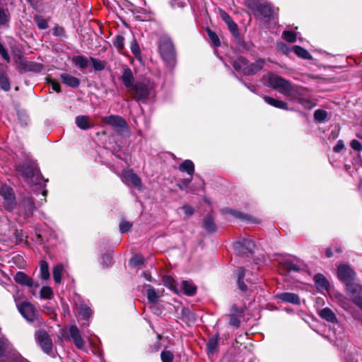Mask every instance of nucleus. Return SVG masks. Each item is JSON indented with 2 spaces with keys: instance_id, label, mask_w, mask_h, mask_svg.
Returning <instances> with one entry per match:
<instances>
[{
  "instance_id": "nucleus-1",
  "label": "nucleus",
  "mask_w": 362,
  "mask_h": 362,
  "mask_svg": "<svg viewBox=\"0 0 362 362\" xmlns=\"http://www.w3.org/2000/svg\"><path fill=\"white\" fill-rule=\"evenodd\" d=\"M16 170L29 185H41L43 177L35 161L27 160L16 165Z\"/></svg>"
},
{
  "instance_id": "nucleus-2",
  "label": "nucleus",
  "mask_w": 362,
  "mask_h": 362,
  "mask_svg": "<svg viewBox=\"0 0 362 362\" xmlns=\"http://www.w3.org/2000/svg\"><path fill=\"white\" fill-rule=\"evenodd\" d=\"M160 54L170 67H173L176 62V53L171 39L167 36L160 37L159 42Z\"/></svg>"
},
{
  "instance_id": "nucleus-3",
  "label": "nucleus",
  "mask_w": 362,
  "mask_h": 362,
  "mask_svg": "<svg viewBox=\"0 0 362 362\" xmlns=\"http://www.w3.org/2000/svg\"><path fill=\"white\" fill-rule=\"evenodd\" d=\"M288 97L298 101L305 108L311 109L315 106L310 99L309 90L306 88L293 85Z\"/></svg>"
},
{
  "instance_id": "nucleus-4",
  "label": "nucleus",
  "mask_w": 362,
  "mask_h": 362,
  "mask_svg": "<svg viewBox=\"0 0 362 362\" xmlns=\"http://www.w3.org/2000/svg\"><path fill=\"white\" fill-rule=\"evenodd\" d=\"M267 82L271 88L286 96H288L293 86L288 81L275 74L269 75Z\"/></svg>"
},
{
  "instance_id": "nucleus-5",
  "label": "nucleus",
  "mask_w": 362,
  "mask_h": 362,
  "mask_svg": "<svg viewBox=\"0 0 362 362\" xmlns=\"http://www.w3.org/2000/svg\"><path fill=\"white\" fill-rule=\"evenodd\" d=\"M129 93L136 100L146 99L151 93V88L144 83H136L132 88L129 90Z\"/></svg>"
},
{
  "instance_id": "nucleus-6",
  "label": "nucleus",
  "mask_w": 362,
  "mask_h": 362,
  "mask_svg": "<svg viewBox=\"0 0 362 362\" xmlns=\"http://www.w3.org/2000/svg\"><path fill=\"white\" fill-rule=\"evenodd\" d=\"M0 195L3 198V204L6 210L11 211L16 206L15 196L10 187L3 185L0 188Z\"/></svg>"
},
{
  "instance_id": "nucleus-7",
  "label": "nucleus",
  "mask_w": 362,
  "mask_h": 362,
  "mask_svg": "<svg viewBox=\"0 0 362 362\" xmlns=\"http://www.w3.org/2000/svg\"><path fill=\"white\" fill-rule=\"evenodd\" d=\"M13 299L19 313L22 316L28 321H33L35 318V308L33 305L28 301H24L20 303L18 302V297L17 295L13 296Z\"/></svg>"
},
{
  "instance_id": "nucleus-8",
  "label": "nucleus",
  "mask_w": 362,
  "mask_h": 362,
  "mask_svg": "<svg viewBox=\"0 0 362 362\" xmlns=\"http://www.w3.org/2000/svg\"><path fill=\"white\" fill-rule=\"evenodd\" d=\"M14 281L22 286H26L30 288V292L33 296L36 295L39 284L33 280L23 272H18L13 276Z\"/></svg>"
},
{
  "instance_id": "nucleus-9",
  "label": "nucleus",
  "mask_w": 362,
  "mask_h": 362,
  "mask_svg": "<svg viewBox=\"0 0 362 362\" xmlns=\"http://www.w3.org/2000/svg\"><path fill=\"white\" fill-rule=\"evenodd\" d=\"M346 291L352 302L359 308L362 307V286L356 284H348Z\"/></svg>"
},
{
  "instance_id": "nucleus-10",
  "label": "nucleus",
  "mask_w": 362,
  "mask_h": 362,
  "mask_svg": "<svg viewBox=\"0 0 362 362\" xmlns=\"http://www.w3.org/2000/svg\"><path fill=\"white\" fill-rule=\"evenodd\" d=\"M102 121L105 124L116 128L118 132H124L128 130L126 121L120 116L112 115L104 117L102 119Z\"/></svg>"
},
{
  "instance_id": "nucleus-11",
  "label": "nucleus",
  "mask_w": 362,
  "mask_h": 362,
  "mask_svg": "<svg viewBox=\"0 0 362 362\" xmlns=\"http://www.w3.org/2000/svg\"><path fill=\"white\" fill-rule=\"evenodd\" d=\"M255 245L247 238H242L234 243V249L239 255L252 254Z\"/></svg>"
},
{
  "instance_id": "nucleus-12",
  "label": "nucleus",
  "mask_w": 362,
  "mask_h": 362,
  "mask_svg": "<svg viewBox=\"0 0 362 362\" xmlns=\"http://www.w3.org/2000/svg\"><path fill=\"white\" fill-rule=\"evenodd\" d=\"M122 182L127 185H132L138 189H141L142 185L140 177L132 170H124L121 175Z\"/></svg>"
},
{
  "instance_id": "nucleus-13",
  "label": "nucleus",
  "mask_w": 362,
  "mask_h": 362,
  "mask_svg": "<svg viewBox=\"0 0 362 362\" xmlns=\"http://www.w3.org/2000/svg\"><path fill=\"white\" fill-rule=\"evenodd\" d=\"M254 14L257 17L263 19L265 22H268L272 18L273 10L270 4L267 2H262L255 10Z\"/></svg>"
},
{
  "instance_id": "nucleus-14",
  "label": "nucleus",
  "mask_w": 362,
  "mask_h": 362,
  "mask_svg": "<svg viewBox=\"0 0 362 362\" xmlns=\"http://www.w3.org/2000/svg\"><path fill=\"white\" fill-rule=\"evenodd\" d=\"M337 275L341 281L346 283V285L351 284V281H353L355 277L354 272L349 266L345 264L339 266Z\"/></svg>"
},
{
  "instance_id": "nucleus-15",
  "label": "nucleus",
  "mask_w": 362,
  "mask_h": 362,
  "mask_svg": "<svg viewBox=\"0 0 362 362\" xmlns=\"http://www.w3.org/2000/svg\"><path fill=\"white\" fill-rule=\"evenodd\" d=\"M37 341L42 349L47 354L52 351V342L48 334L45 331H40L37 334Z\"/></svg>"
},
{
  "instance_id": "nucleus-16",
  "label": "nucleus",
  "mask_w": 362,
  "mask_h": 362,
  "mask_svg": "<svg viewBox=\"0 0 362 362\" xmlns=\"http://www.w3.org/2000/svg\"><path fill=\"white\" fill-rule=\"evenodd\" d=\"M70 337L74 341L76 347L80 350L85 349V341L81 337V332L76 325H71L69 328Z\"/></svg>"
},
{
  "instance_id": "nucleus-17",
  "label": "nucleus",
  "mask_w": 362,
  "mask_h": 362,
  "mask_svg": "<svg viewBox=\"0 0 362 362\" xmlns=\"http://www.w3.org/2000/svg\"><path fill=\"white\" fill-rule=\"evenodd\" d=\"M70 337L74 341L76 347L80 350L85 349V341L81 337V332L76 325H71L69 328Z\"/></svg>"
},
{
  "instance_id": "nucleus-18",
  "label": "nucleus",
  "mask_w": 362,
  "mask_h": 362,
  "mask_svg": "<svg viewBox=\"0 0 362 362\" xmlns=\"http://www.w3.org/2000/svg\"><path fill=\"white\" fill-rule=\"evenodd\" d=\"M264 63L265 62L262 59H258L252 63L247 62L246 67L243 69V74L247 76L255 74L263 68Z\"/></svg>"
},
{
  "instance_id": "nucleus-19",
  "label": "nucleus",
  "mask_w": 362,
  "mask_h": 362,
  "mask_svg": "<svg viewBox=\"0 0 362 362\" xmlns=\"http://www.w3.org/2000/svg\"><path fill=\"white\" fill-rule=\"evenodd\" d=\"M275 298L284 302L292 303L294 305H299L300 303V300L298 295L293 293H279L275 295Z\"/></svg>"
},
{
  "instance_id": "nucleus-20",
  "label": "nucleus",
  "mask_w": 362,
  "mask_h": 362,
  "mask_svg": "<svg viewBox=\"0 0 362 362\" xmlns=\"http://www.w3.org/2000/svg\"><path fill=\"white\" fill-rule=\"evenodd\" d=\"M121 80L122 81L124 86L128 88V90L135 84L134 83V78L133 73L129 68L124 69L121 76Z\"/></svg>"
},
{
  "instance_id": "nucleus-21",
  "label": "nucleus",
  "mask_w": 362,
  "mask_h": 362,
  "mask_svg": "<svg viewBox=\"0 0 362 362\" xmlns=\"http://www.w3.org/2000/svg\"><path fill=\"white\" fill-rule=\"evenodd\" d=\"M320 317L332 323H337V318L334 313L329 308H325L318 312Z\"/></svg>"
},
{
  "instance_id": "nucleus-22",
  "label": "nucleus",
  "mask_w": 362,
  "mask_h": 362,
  "mask_svg": "<svg viewBox=\"0 0 362 362\" xmlns=\"http://www.w3.org/2000/svg\"><path fill=\"white\" fill-rule=\"evenodd\" d=\"M60 78L62 82L69 87L77 88L80 85V80L68 74H62Z\"/></svg>"
},
{
  "instance_id": "nucleus-23",
  "label": "nucleus",
  "mask_w": 362,
  "mask_h": 362,
  "mask_svg": "<svg viewBox=\"0 0 362 362\" xmlns=\"http://www.w3.org/2000/svg\"><path fill=\"white\" fill-rule=\"evenodd\" d=\"M221 16L223 21L227 24L229 30L234 35H238V26L236 23L233 21L231 17L225 11H222L221 12Z\"/></svg>"
},
{
  "instance_id": "nucleus-24",
  "label": "nucleus",
  "mask_w": 362,
  "mask_h": 362,
  "mask_svg": "<svg viewBox=\"0 0 362 362\" xmlns=\"http://www.w3.org/2000/svg\"><path fill=\"white\" fill-rule=\"evenodd\" d=\"M263 99L267 103L276 108L282 110L288 109L287 103L282 100H279L269 96H264Z\"/></svg>"
},
{
  "instance_id": "nucleus-25",
  "label": "nucleus",
  "mask_w": 362,
  "mask_h": 362,
  "mask_svg": "<svg viewBox=\"0 0 362 362\" xmlns=\"http://www.w3.org/2000/svg\"><path fill=\"white\" fill-rule=\"evenodd\" d=\"M76 124L81 129L86 130L91 127L89 117L86 115H80L76 117Z\"/></svg>"
},
{
  "instance_id": "nucleus-26",
  "label": "nucleus",
  "mask_w": 362,
  "mask_h": 362,
  "mask_svg": "<svg viewBox=\"0 0 362 362\" xmlns=\"http://www.w3.org/2000/svg\"><path fill=\"white\" fill-rule=\"evenodd\" d=\"M11 20V15L8 9L0 6V26L8 28Z\"/></svg>"
},
{
  "instance_id": "nucleus-27",
  "label": "nucleus",
  "mask_w": 362,
  "mask_h": 362,
  "mask_svg": "<svg viewBox=\"0 0 362 362\" xmlns=\"http://www.w3.org/2000/svg\"><path fill=\"white\" fill-rule=\"evenodd\" d=\"M203 228L208 233H214L216 230V226L214 223V218L211 215L207 216L204 218Z\"/></svg>"
},
{
  "instance_id": "nucleus-28",
  "label": "nucleus",
  "mask_w": 362,
  "mask_h": 362,
  "mask_svg": "<svg viewBox=\"0 0 362 362\" xmlns=\"http://www.w3.org/2000/svg\"><path fill=\"white\" fill-rule=\"evenodd\" d=\"M64 272V267L63 264H59L55 265L53 267V278L54 281L57 284H60L62 282V276Z\"/></svg>"
},
{
  "instance_id": "nucleus-29",
  "label": "nucleus",
  "mask_w": 362,
  "mask_h": 362,
  "mask_svg": "<svg viewBox=\"0 0 362 362\" xmlns=\"http://www.w3.org/2000/svg\"><path fill=\"white\" fill-rule=\"evenodd\" d=\"M179 170L181 172H186L188 175H192L194 172V165L190 160H185L180 166Z\"/></svg>"
},
{
  "instance_id": "nucleus-30",
  "label": "nucleus",
  "mask_w": 362,
  "mask_h": 362,
  "mask_svg": "<svg viewBox=\"0 0 362 362\" xmlns=\"http://www.w3.org/2000/svg\"><path fill=\"white\" fill-rule=\"evenodd\" d=\"M313 280L317 287L325 289L328 288L329 282L324 275L321 274H317L314 276Z\"/></svg>"
},
{
  "instance_id": "nucleus-31",
  "label": "nucleus",
  "mask_w": 362,
  "mask_h": 362,
  "mask_svg": "<svg viewBox=\"0 0 362 362\" xmlns=\"http://www.w3.org/2000/svg\"><path fill=\"white\" fill-rule=\"evenodd\" d=\"M247 60L243 57H237L233 62L232 65L234 69L237 71H240L243 74V69L246 67Z\"/></svg>"
},
{
  "instance_id": "nucleus-32",
  "label": "nucleus",
  "mask_w": 362,
  "mask_h": 362,
  "mask_svg": "<svg viewBox=\"0 0 362 362\" xmlns=\"http://www.w3.org/2000/svg\"><path fill=\"white\" fill-rule=\"evenodd\" d=\"M182 288L184 293L189 296H194L197 291V287L188 281H182Z\"/></svg>"
},
{
  "instance_id": "nucleus-33",
  "label": "nucleus",
  "mask_w": 362,
  "mask_h": 362,
  "mask_svg": "<svg viewBox=\"0 0 362 362\" xmlns=\"http://www.w3.org/2000/svg\"><path fill=\"white\" fill-rule=\"evenodd\" d=\"M245 276V272L243 268H240L238 272V286L239 289L242 291H246L248 289L247 285H246L244 282V278Z\"/></svg>"
},
{
  "instance_id": "nucleus-34",
  "label": "nucleus",
  "mask_w": 362,
  "mask_h": 362,
  "mask_svg": "<svg viewBox=\"0 0 362 362\" xmlns=\"http://www.w3.org/2000/svg\"><path fill=\"white\" fill-rule=\"evenodd\" d=\"M40 278L43 280L49 279L50 274L49 271L48 263L45 260H41L40 262Z\"/></svg>"
},
{
  "instance_id": "nucleus-35",
  "label": "nucleus",
  "mask_w": 362,
  "mask_h": 362,
  "mask_svg": "<svg viewBox=\"0 0 362 362\" xmlns=\"http://www.w3.org/2000/svg\"><path fill=\"white\" fill-rule=\"evenodd\" d=\"M72 62L81 69H86L88 66V59L81 55L74 56L72 58Z\"/></svg>"
},
{
  "instance_id": "nucleus-36",
  "label": "nucleus",
  "mask_w": 362,
  "mask_h": 362,
  "mask_svg": "<svg viewBox=\"0 0 362 362\" xmlns=\"http://www.w3.org/2000/svg\"><path fill=\"white\" fill-rule=\"evenodd\" d=\"M146 287V296L148 301L152 303H156L159 298V296L156 291V289L150 285H147Z\"/></svg>"
},
{
  "instance_id": "nucleus-37",
  "label": "nucleus",
  "mask_w": 362,
  "mask_h": 362,
  "mask_svg": "<svg viewBox=\"0 0 362 362\" xmlns=\"http://www.w3.org/2000/svg\"><path fill=\"white\" fill-rule=\"evenodd\" d=\"M23 205L25 207L24 216L29 217L30 216L32 215L35 208V204L33 200L30 198H28L23 202Z\"/></svg>"
},
{
  "instance_id": "nucleus-38",
  "label": "nucleus",
  "mask_w": 362,
  "mask_h": 362,
  "mask_svg": "<svg viewBox=\"0 0 362 362\" xmlns=\"http://www.w3.org/2000/svg\"><path fill=\"white\" fill-rule=\"evenodd\" d=\"M78 314L83 319L88 318L92 315L91 309L83 303L77 304Z\"/></svg>"
},
{
  "instance_id": "nucleus-39",
  "label": "nucleus",
  "mask_w": 362,
  "mask_h": 362,
  "mask_svg": "<svg viewBox=\"0 0 362 362\" xmlns=\"http://www.w3.org/2000/svg\"><path fill=\"white\" fill-rule=\"evenodd\" d=\"M293 49L295 54L302 59H312L311 54L305 49H304L300 46L296 45L293 47Z\"/></svg>"
},
{
  "instance_id": "nucleus-40",
  "label": "nucleus",
  "mask_w": 362,
  "mask_h": 362,
  "mask_svg": "<svg viewBox=\"0 0 362 362\" xmlns=\"http://www.w3.org/2000/svg\"><path fill=\"white\" fill-rule=\"evenodd\" d=\"M228 317H229V325L235 328H238L240 326L241 320L244 318L243 317L235 315V314L230 313L228 315Z\"/></svg>"
},
{
  "instance_id": "nucleus-41",
  "label": "nucleus",
  "mask_w": 362,
  "mask_h": 362,
  "mask_svg": "<svg viewBox=\"0 0 362 362\" xmlns=\"http://www.w3.org/2000/svg\"><path fill=\"white\" fill-rule=\"evenodd\" d=\"M53 291L49 286H42L40 291L41 298L51 299L53 297Z\"/></svg>"
},
{
  "instance_id": "nucleus-42",
  "label": "nucleus",
  "mask_w": 362,
  "mask_h": 362,
  "mask_svg": "<svg viewBox=\"0 0 362 362\" xmlns=\"http://www.w3.org/2000/svg\"><path fill=\"white\" fill-rule=\"evenodd\" d=\"M90 61L95 71H103L105 67V62L104 61L93 57H90Z\"/></svg>"
},
{
  "instance_id": "nucleus-43",
  "label": "nucleus",
  "mask_w": 362,
  "mask_h": 362,
  "mask_svg": "<svg viewBox=\"0 0 362 362\" xmlns=\"http://www.w3.org/2000/svg\"><path fill=\"white\" fill-rule=\"evenodd\" d=\"M163 282L165 286L174 291H176V283L172 277L169 276H165L163 278Z\"/></svg>"
},
{
  "instance_id": "nucleus-44",
  "label": "nucleus",
  "mask_w": 362,
  "mask_h": 362,
  "mask_svg": "<svg viewBox=\"0 0 362 362\" xmlns=\"http://www.w3.org/2000/svg\"><path fill=\"white\" fill-rule=\"evenodd\" d=\"M327 117V112L324 110H317L314 113L315 120L318 122H322L325 120Z\"/></svg>"
},
{
  "instance_id": "nucleus-45",
  "label": "nucleus",
  "mask_w": 362,
  "mask_h": 362,
  "mask_svg": "<svg viewBox=\"0 0 362 362\" xmlns=\"http://www.w3.org/2000/svg\"><path fill=\"white\" fill-rule=\"evenodd\" d=\"M0 87L5 91L11 88V85L8 77L4 74H0Z\"/></svg>"
},
{
  "instance_id": "nucleus-46",
  "label": "nucleus",
  "mask_w": 362,
  "mask_h": 362,
  "mask_svg": "<svg viewBox=\"0 0 362 362\" xmlns=\"http://www.w3.org/2000/svg\"><path fill=\"white\" fill-rule=\"evenodd\" d=\"M162 362H173L174 355L170 351L163 350L160 354Z\"/></svg>"
},
{
  "instance_id": "nucleus-47",
  "label": "nucleus",
  "mask_w": 362,
  "mask_h": 362,
  "mask_svg": "<svg viewBox=\"0 0 362 362\" xmlns=\"http://www.w3.org/2000/svg\"><path fill=\"white\" fill-rule=\"evenodd\" d=\"M113 45L118 50H122L124 47V37L122 35H117L114 39Z\"/></svg>"
},
{
  "instance_id": "nucleus-48",
  "label": "nucleus",
  "mask_w": 362,
  "mask_h": 362,
  "mask_svg": "<svg viewBox=\"0 0 362 362\" xmlns=\"http://www.w3.org/2000/svg\"><path fill=\"white\" fill-rule=\"evenodd\" d=\"M207 33H208L209 37L211 43L214 45V46L219 47L221 45V42H220L218 35L214 32L211 31V30H207Z\"/></svg>"
},
{
  "instance_id": "nucleus-49",
  "label": "nucleus",
  "mask_w": 362,
  "mask_h": 362,
  "mask_svg": "<svg viewBox=\"0 0 362 362\" xmlns=\"http://www.w3.org/2000/svg\"><path fill=\"white\" fill-rule=\"evenodd\" d=\"M26 69L28 71L40 72L43 69V66L42 64L35 63V62H28L26 65Z\"/></svg>"
},
{
  "instance_id": "nucleus-50",
  "label": "nucleus",
  "mask_w": 362,
  "mask_h": 362,
  "mask_svg": "<svg viewBox=\"0 0 362 362\" xmlns=\"http://www.w3.org/2000/svg\"><path fill=\"white\" fill-rule=\"evenodd\" d=\"M218 346L217 339H210L206 344V348L209 353L214 354Z\"/></svg>"
},
{
  "instance_id": "nucleus-51",
  "label": "nucleus",
  "mask_w": 362,
  "mask_h": 362,
  "mask_svg": "<svg viewBox=\"0 0 362 362\" xmlns=\"http://www.w3.org/2000/svg\"><path fill=\"white\" fill-rule=\"evenodd\" d=\"M244 312L245 309L243 307L233 305L230 308V314H235V315L244 317Z\"/></svg>"
},
{
  "instance_id": "nucleus-52",
  "label": "nucleus",
  "mask_w": 362,
  "mask_h": 362,
  "mask_svg": "<svg viewBox=\"0 0 362 362\" xmlns=\"http://www.w3.org/2000/svg\"><path fill=\"white\" fill-rule=\"evenodd\" d=\"M144 262V258L141 255H135L130 259V264L134 267L141 265Z\"/></svg>"
},
{
  "instance_id": "nucleus-53",
  "label": "nucleus",
  "mask_w": 362,
  "mask_h": 362,
  "mask_svg": "<svg viewBox=\"0 0 362 362\" xmlns=\"http://www.w3.org/2000/svg\"><path fill=\"white\" fill-rule=\"evenodd\" d=\"M283 37L288 42H294L296 40V35L292 31H284Z\"/></svg>"
},
{
  "instance_id": "nucleus-54",
  "label": "nucleus",
  "mask_w": 362,
  "mask_h": 362,
  "mask_svg": "<svg viewBox=\"0 0 362 362\" xmlns=\"http://www.w3.org/2000/svg\"><path fill=\"white\" fill-rule=\"evenodd\" d=\"M102 263L104 267H109L112 263V255L111 252L106 253L102 257Z\"/></svg>"
},
{
  "instance_id": "nucleus-55",
  "label": "nucleus",
  "mask_w": 362,
  "mask_h": 362,
  "mask_svg": "<svg viewBox=\"0 0 362 362\" xmlns=\"http://www.w3.org/2000/svg\"><path fill=\"white\" fill-rule=\"evenodd\" d=\"M261 3L260 0H245V4L253 12Z\"/></svg>"
},
{
  "instance_id": "nucleus-56",
  "label": "nucleus",
  "mask_w": 362,
  "mask_h": 362,
  "mask_svg": "<svg viewBox=\"0 0 362 362\" xmlns=\"http://www.w3.org/2000/svg\"><path fill=\"white\" fill-rule=\"evenodd\" d=\"M182 316L190 322L194 321L195 319L194 314L188 308H183L182 309Z\"/></svg>"
},
{
  "instance_id": "nucleus-57",
  "label": "nucleus",
  "mask_w": 362,
  "mask_h": 362,
  "mask_svg": "<svg viewBox=\"0 0 362 362\" xmlns=\"http://www.w3.org/2000/svg\"><path fill=\"white\" fill-rule=\"evenodd\" d=\"M132 226L130 222L122 221L119 224V230L122 233L128 232Z\"/></svg>"
},
{
  "instance_id": "nucleus-58",
  "label": "nucleus",
  "mask_w": 362,
  "mask_h": 362,
  "mask_svg": "<svg viewBox=\"0 0 362 362\" xmlns=\"http://www.w3.org/2000/svg\"><path fill=\"white\" fill-rule=\"evenodd\" d=\"M276 47L277 49L284 54H288L291 51L290 48L282 42H278Z\"/></svg>"
},
{
  "instance_id": "nucleus-59",
  "label": "nucleus",
  "mask_w": 362,
  "mask_h": 362,
  "mask_svg": "<svg viewBox=\"0 0 362 362\" xmlns=\"http://www.w3.org/2000/svg\"><path fill=\"white\" fill-rule=\"evenodd\" d=\"M130 48H131L132 52L134 54V55L136 57H138L140 55V54H141L140 48H139V45L137 44V42L135 40H134L132 42Z\"/></svg>"
},
{
  "instance_id": "nucleus-60",
  "label": "nucleus",
  "mask_w": 362,
  "mask_h": 362,
  "mask_svg": "<svg viewBox=\"0 0 362 362\" xmlns=\"http://www.w3.org/2000/svg\"><path fill=\"white\" fill-rule=\"evenodd\" d=\"M8 346V341L6 339H0V356H2Z\"/></svg>"
},
{
  "instance_id": "nucleus-61",
  "label": "nucleus",
  "mask_w": 362,
  "mask_h": 362,
  "mask_svg": "<svg viewBox=\"0 0 362 362\" xmlns=\"http://www.w3.org/2000/svg\"><path fill=\"white\" fill-rule=\"evenodd\" d=\"M14 235L16 237L17 242H22L25 240L27 236L24 234L22 230H16L14 233Z\"/></svg>"
},
{
  "instance_id": "nucleus-62",
  "label": "nucleus",
  "mask_w": 362,
  "mask_h": 362,
  "mask_svg": "<svg viewBox=\"0 0 362 362\" xmlns=\"http://www.w3.org/2000/svg\"><path fill=\"white\" fill-rule=\"evenodd\" d=\"M36 21L40 29H46L48 28V23L45 19L42 18H37Z\"/></svg>"
},
{
  "instance_id": "nucleus-63",
  "label": "nucleus",
  "mask_w": 362,
  "mask_h": 362,
  "mask_svg": "<svg viewBox=\"0 0 362 362\" xmlns=\"http://www.w3.org/2000/svg\"><path fill=\"white\" fill-rule=\"evenodd\" d=\"M0 54L1 55L2 58L6 61L7 62H10V57L6 52V49L3 46V45L0 42Z\"/></svg>"
},
{
  "instance_id": "nucleus-64",
  "label": "nucleus",
  "mask_w": 362,
  "mask_h": 362,
  "mask_svg": "<svg viewBox=\"0 0 362 362\" xmlns=\"http://www.w3.org/2000/svg\"><path fill=\"white\" fill-rule=\"evenodd\" d=\"M351 147L358 152L362 151V144L358 140H353L351 142Z\"/></svg>"
}]
</instances>
